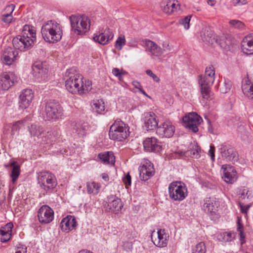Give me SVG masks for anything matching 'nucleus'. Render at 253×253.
<instances>
[{
	"mask_svg": "<svg viewBox=\"0 0 253 253\" xmlns=\"http://www.w3.org/2000/svg\"><path fill=\"white\" fill-rule=\"evenodd\" d=\"M242 90L246 97L249 99L253 100V83L251 82L248 76L243 80Z\"/></svg>",
	"mask_w": 253,
	"mask_h": 253,
	"instance_id": "nucleus-26",
	"label": "nucleus"
},
{
	"mask_svg": "<svg viewBox=\"0 0 253 253\" xmlns=\"http://www.w3.org/2000/svg\"><path fill=\"white\" fill-rule=\"evenodd\" d=\"M143 149L147 152H158L161 150L162 146L156 137H150L143 140Z\"/></svg>",
	"mask_w": 253,
	"mask_h": 253,
	"instance_id": "nucleus-20",
	"label": "nucleus"
},
{
	"mask_svg": "<svg viewBox=\"0 0 253 253\" xmlns=\"http://www.w3.org/2000/svg\"><path fill=\"white\" fill-rule=\"evenodd\" d=\"M71 69L67 70L65 73L64 80L66 89L72 94L83 95L90 91L92 83L88 80L84 81V78L79 74L72 73Z\"/></svg>",
	"mask_w": 253,
	"mask_h": 253,
	"instance_id": "nucleus-1",
	"label": "nucleus"
},
{
	"mask_svg": "<svg viewBox=\"0 0 253 253\" xmlns=\"http://www.w3.org/2000/svg\"><path fill=\"white\" fill-rule=\"evenodd\" d=\"M37 180L38 183L44 194L53 192L57 185L55 176L47 171L39 172L38 174Z\"/></svg>",
	"mask_w": 253,
	"mask_h": 253,
	"instance_id": "nucleus-3",
	"label": "nucleus"
},
{
	"mask_svg": "<svg viewBox=\"0 0 253 253\" xmlns=\"http://www.w3.org/2000/svg\"><path fill=\"white\" fill-rule=\"evenodd\" d=\"M191 16H187L184 18L181 19L179 20V22L181 25H182L186 30L189 28V22L190 21Z\"/></svg>",
	"mask_w": 253,
	"mask_h": 253,
	"instance_id": "nucleus-48",
	"label": "nucleus"
},
{
	"mask_svg": "<svg viewBox=\"0 0 253 253\" xmlns=\"http://www.w3.org/2000/svg\"><path fill=\"white\" fill-rule=\"evenodd\" d=\"M35 39H29L22 35H19L12 40V43L15 49L20 51H26L33 45Z\"/></svg>",
	"mask_w": 253,
	"mask_h": 253,
	"instance_id": "nucleus-10",
	"label": "nucleus"
},
{
	"mask_svg": "<svg viewBox=\"0 0 253 253\" xmlns=\"http://www.w3.org/2000/svg\"><path fill=\"white\" fill-rule=\"evenodd\" d=\"M13 17L12 15L3 13L1 15V20L6 24L11 23Z\"/></svg>",
	"mask_w": 253,
	"mask_h": 253,
	"instance_id": "nucleus-50",
	"label": "nucleus"
},
{
	"mask_svg": "<svg viewBox=\"0 0 253 253\" xmlns=\"http://www.w3.org/2000/svg\"><path fill=\"white\" fill-rule=\"evenodd\" d=\"M168 190L169 198L174 201L181 202L188 195L187 187L181 181H172L169 184Z\"/></svg>",
	"mask_w": 253,
	"mask_h": 253,
	"instance_id": "nucleus-4",
	"label": "nucleus"
},
{
	"mask_svg": "<svg viewBox=\"0 0 253 253\" xmlns=\"http://www.w3.org/2000/svg\"><path fill=\"white\" fill-rule=\"evenodd\" d=\"M234 5H242L247 3V0H232Z\"/></svg>",
	"mask_w": 253,
	"mask_h": 253,
	"instance_id": "nucleus-59",
	"label": "nucleus"
},
{
	"mask_svg": "<svg viewBox=\"0 0 253 253\" xmlns=\"http://www.w3.org/2000/svg\"><path fill=\"white\" fill-rule=\"evenodd\" d=\"M232 86L231 82L228 79H224L223 85L220 88V91L222 93L228 92Z\"/></svg>",
	"mask_w": 253,
	"mask_h": 253,
	"instance_id": "nucleus-43",
	"label": "nucleus"
},
{
	"mask_svg": "<svg viewBox=\"0 0 253 253\" xmlns=\"http://www.w3.org/2000/svg\"><path fill=\"white\" fill-rule=\"evenodd\" d=\"M126 43V40L124 37L120 36L117 40L115 43V47L118 50H121L122 46Z\"/></svg>",
	"mask_w": 253,
	"mask_h": 253,
	"instance_id": "nucleus-46",
	"label": "nucleus"
},
{
	"mask_svg": "<svg viewBox=\"0 0 253 253\" xmlns=\"http://www.w3.org/2000/svg\"><path fill=\"white\" fill-rule=\"evenodd\" d=\"M158 240L153 242L157 247L162 248L166 247L168 244V240L169 236L166 234L165 229H160L157 231Z\"/></svg>",
	"mask_w": 253,
	"mask_h": 253,
	"instance_id": "nucleus-30",
	"label": "nucleus"
},
{
	"mask_svg": "<svg viewBox=\"0 0 253 253\" xmlns=\"http://www.w3.org/2000/svg\"><path fill=\"white\" fill-rule=\"evenodd\" d=\"M123 248L124 250L126 251H131L132 248V246L131 243L129 242H125L123 244Z\"/></svg>",
	"mask_w": 253,
	"mask_h": 253,
	"instance_id": "nucleus-60",
	"label": "nucleus"
},
{
	"mask_svg": "<svg viewBox=\"0 0 253 253\" xmlns=\"http://www.w3.org/2000/svg\"><path fill=\"white\" fill-rule=\"evenodd\" d=\"M15 8V5L13 4L7 5L4 10V13L9 15H12Z\"/></svg>",
	"mask_w": 253,
	"mask_h": 253,
	"instance_id": "nucleus-54",
	"label": "nucleus"
},
{
	"mask_svg": "<svg viewBox=\"0 0 253 253\" xmlns=\"http://www.w3.org/2000/svg\"><path fill=\"white\" fill-rule=\"evenodd\" d=\"M13 227V223L11 222L6 223L4 226L0 228V233L4 234V233H12V230Z\"/></svg>",
	"mask_w": 253,
	"mask_h": 253,
	"instance_id": "nucleus-45",
	"label": "nucleus"
},
{
	"mask_svg": "<svg viewBox=\"0 0 253 253\" xmlns=\"http://www.w3.org/2000/svg\"><path fill=\"white\" fill-rule=\"evenodd\" d=\"M0 235L1 236L0 241L2 243H5L10 240L11 238L12 233H4V234H2L0 233Z\"/></svg>",
	"mask_w": 253,
	"mask_h": 253,
	"instance_id": "nucleus-52",
	"label": "nucleus"
},
{
	"mask_svg": "<svg viewBox=\"0 0 253 253\" xmlns=\"http://www.w3.org/2000/svg\"><path fill=\"white\" fill-rule=\"evenodd\" d=\"M232 234L229 232H224L218 236V239L220 241L230 242L232 240Z\"/></svg>",
	"mask_w": 253,
	"mask_h": 253,
	"instance_id": "nucleus-44",
	"label": "nucleus"
},
{
	"mask_svg": "<svg viewBox=\"0 0 253 253\" xmlns=\"http://www.w3.org/2000/svg\"><path fill=\"white\" fill-rule=\"evenodd\" d=\"M33 97L34 94L32 89H26L23 90L19 96V108L24 110L28 107Z\"/></svg>",
	"mask_w": 253,
	"mask_h": 253,
	"instance_id": "nucleus-21",
	"label": "nucleus"
},
{
	"mask_svg": "<svg viewBox=\"0 0 253 253\" xmlns=\"http://www.w3.org/2000/svg\"><path fill=\"white\" fill-rule=\"evenodd\" d=\"M42 115L45 121H56L63 116L64 111L58 103L50 101L46 104Z\"/></svg>",
	"mask_w": 253,
	"mask_h": 253,
	"instance_id": "nucleus-7",
	"label": "nucleus"
},
{
	"mask_svg": "<svg viewBox=\"0 0 253 253\" xmlns=\"http://www.w3.org/2000/svg\"><path fill=\"white\" fill-rule=\"evenodd\" d=\"M174 131L175 127L170 122H164L157 130V132L160 135L168 138L172 136Z\"/></svg>",
	"mask_w": 253,
	"mask_h": 253,
	"instance_id": "nucleus-25",
	"label": "nucleus"
},
{
	"mask_svg": "<svg viewBox=\"0 0 253 253\" xmlns=\"http://www.w3.org/2000/svg\"><path fill=\"white\" fill-rule=\"evenodd\" d=\"M143 115V129L147 131L154 130L158 125L156 115L152 112L145 113Z\"/></svg>",
	"mask_w": 253,
	"mask_h": 253,
	"instance_id": "nucleus-15",
	"label": "nucleus"
},
{
	"mask_svg": "<svg viewBox=\"0 0 253 253\" xmlns=\"http://www.w3.org/2000/svg\"><path fill=\"white\" fill-rule=\"evenodd\" d=\"M201 37L203 42L209 43H212L214 39L212 32L207 29L202 31Z\"/></svg>",
	"mask_w": 253,
	"mask_h": 253,
	"instance_id": "nucleus-38",
	"label": "nucleus"
},
{
	"mask_svg": "<svg viewBox=\"0 0 253 253\" xmlns=\"http://www.w3.org/2000/svg\"><path fill=\"white\" fill-rule=\"evenodd\" d=\"M15 253H27V248L25 246L21 245L18 247Z\"/></svg>",
	"mask_w": 253,
	"mask_h": 253,
	"instance_id": "nucleus-61",
	"label": "nucleus"
},
{
	"mask_svg": "<svg viewBox=\"0 0 253 253\" xmlns=\"http://www.w3.org/2000/svg\"><path fill=\"white\" fill-rule=\"evenodd\" d=\"M163 47L164 49H162L156 43L150 40H146L145 41V51L152 56L159 57L164 53L166 49H170L168 44L166 46L164 44Z\"/></svg>",
	"mask_w": 253,
	"mask_h": 253,
	"instance_id": "nucleus-11",
	"label": "nucleus"
},
{
	"mask_svg": "<svg viewBox=\"0 0 253 253\" xmlns=\"http://www.w3.org/2000/svg\"><path fill=\"white\" fill-rule=\"evenodd\" d=\"M242 48L244 52L253 54V33L248 35L242 40Z\"/></svg>",
	"mask_w": 253,
	"mask_h": 253,
	"instance_id": "nucleus-29",
	"label": "nucleus"
},
{
	"mask_svg": "<svg viewBox=\"0 0 253 253\" xmlns=\"http://www.w3.org/2000/svg\"><path fill=\"white\" fill-rule=\"evenodd\" d=\"M123 181L126 185H131V176L128 173L123 178Z\"/></svg>",
	"mask_w": 253,
	"mask_h": 253,
	"instance_id": "nucleus-56",
	"label": "nucleus"
},
{
	"mask_svg": "<svg viewBox=\"0 0 253 253\" xmlns=\"http://www.w3.org/2000/svg\"><path fill=\"white\" fill-rule=\"evenodd\" d=\"M98 158L104 164H112L115 163V158L112 152L101 153L98 155Z\"/></svg>",
	"mask_w": 253,
	"mask_h": 253,
	"instance_id": "nucleus-31",
	"label": "nucleus"
},
{
	"mask_svg": "<svg viewBox=\"0 0 253 253\" xmlns=\"http://www.w3.org/2000/svg\"><path fill=\"white\" fill-rule=\"evenodd\" d=\"M112 73L114 76L118 77L120 81H122L123 80L122 73L120 72V71L118 68H114L112 70Z\"/></svg>",
	"mask_w": 253,
	"mask_h": 253,
	"instance_id": "nucleus-55",
	"label": "nucleus"
},
{
	"mask_svg": "<svg viewBox=\"0 0 253 253\" xmlns=\"http://www.w3.org/2000/svg\"><path fill=\"white\" fill-rule=\"evenodd\" d=\"M239 207L240 208V211L242 213L247 215L248 212L251 207V205H244L241 203H239Z\"/></svg>",
	"mask_w": 253,
	"mask_h": 253,
	"instance_id": "nucleus-49",
	"label": "nucleus"
},
{
	"mask_svg": "<svg viewBox=\"0 0 253 253\" xmlns=\"http://www.w3.org/2000/svg\"><path fill=\"white\" fill-rule=\"evenodd\" d=\"M191 156L195 158H198L200 156L201 149L195 142L192 143L189 147V150Z\"/></svg>",
	"mask_w": 253,
	"mask_h": 253,
	"instance_id": "nucleus-36",
	"label": "nucleus"
},
{
	"mask_svg": "<svg viewBox=\"0 0 253 253\" xmlns=\"http://www.w3.org/2000/svg\"><path fill=\"white\" fill-rule=\"evenodd\" d=\"M132 84L135 88L138 89L140 92H142V89L141 88V84L139 82L134 81L132 82Z\"/></svg>",
	"mask_w": 253,
	"mask_h": 253,
	"instance_id": "nucleus-63",
	"label": "nucleus"
},
{
	"mask_svg": "<svg viewBox=\"0 0 253 253\" xmlns=\"http://www.w3.org/2000/svg\"><path fill=\"white\" fill-rule=\"evenodd\" d=\"M248 190L246 188H244L240 191L239 195L240 197L242 199H245L246 196H247V198H248L249 196H248Z\"/></svg>",
	"mask_w": 253,
	"mask_h": 253,
	"instance_id": "nucleus-58",
	"label": "nucleus"
},
{
	"mask_svg": "<svg viewBox=\"0 0 253 253\" xmlns=\"http://www.w3.org/2000/svg\"><path fill=\"white\" fill-rule=\"evenodd\" d=\"M37 216L41 224H48L54 219V211L48 206L43 205L39 209Z\"/></svg>",
	"mask_w": 253,
	"mask_h": 253,
	"instance_id": "nucleus-12",
	"label": "nucleus"
},
{
	"mask_svg": "<svg viewBox=\"0 0 253 253\" xmlns=\"http://www.w3.org/2000/svg\"><path fill=\"white\" fill-rule=\"evenodd\" d=\"M9 166L12 168L11 177H12V181L14 183L20 174V167L16 164V162L15 161L11 162Z\"/></svg>",
	"mask_w": 253,
	"mask_h": 253,
	"instance_id": "nucleus-37",
	"label": "nucleus"
},
{
	"mask_svg": "<svg viewBox=\"0 0 253 253\" xmlns=\"http://www.w3.org/2000/svg\"><path fill=\"white\" fill-rule=\"evenodd\" d=\"M60 136V132L56 130L47 131L43 136L42 141L46 144H52Z\"/></svg>",
	"mask_w": 253,
	"mask_h": 253,
	"instance_id": "nucleus-32",
	"label": "nucleus"
},
{
	"mask_svg": "<svg viewBox=\"0 0 253 253\" xmlns=\"http://www.w3.org/2000/svg\"><path fill=\"white\" fill-rule=\"evenodd\" d=\"M100 184L95 182H88L86 184L87 191L88 193L97 194L100 188Z\"/></svg>",
	"mask_w": 253,
	"mask_h": 253,
	"instance_id": "nucleus-40",
	"label": "nucleus"
},
{
	"mask_svg": "<svg viewBox=\"0 0 253 253\" xmlns=\"http://www.w3.org/2000/svg\"><path fill=\"white\" fill-rule=\"evenodd\" d=\"M229 24L233 27L239 29H243L244 28V24L241 21L237 20H232L229 21Z\"/></svg>",
	"mask_w": 253,
	"mask_h": 253,
	"instance_id": "nucleus-47",
	"label": "nucleus"
},
{
	"mask_svg": "<svg viewBox=\"0 0 253 253\" xmlns=\"http://www.w3.org/2000/svg\"><path fill=\"white\" fill-rule=\"evenodd\" d=\"M219 203L215 198L207 197L205 198L202 206V209L207 213L212 220H215L219 217L217 213Z\"/></svg>",
	"mask_w": 253,
	"mask_h": 253,
	"instance_id": "nucleus-8",
	"label": "nucleus"
},
{
	"mask_svg": "<svg viewBox=\"0 0 253 253\" xmlns=\"http://www.w3.org/2000/svg\"><path fill=\"white\" fill-rule=\"evenodd\" d=\"M241 244L242 245L245 242V234L244 231H239Z\"/></svg>",
	"mask_w": 253,
	"mask_h": 253,
	"instance_id": "nucleus-62",
	"label": "nucleus"
},
{
	"mask_svg": "<svg viewBox=\"0 0 253 253\" xmlns=\"http://www.w3.org/2000/svg\"><path fill=\"white\" fill-rule=\"evenodd\" d=\"M206 247L203 242H201L197 244L194 248L192 250V253H206Z\"/></svg>",
	"mask_w": 253,
	"mask_h": 253,
	"instance_id": "nucleus-41",
	"label": "nucleus"
},
{
	"mask_svg": "<svg viewBox=\"0 0 253 253\" xmlns=\"http://www.w3.org/2000/svg\"><path fill=\"white\" fill-rule=\"evenodd\" d=\"M199 84L201 86V92L202 97L206 100H208L211 96V86L212 85L209 86L208 85L204 84Z\"/></svg>",
	"mask_w": 253,
	"mask_h": 253,
	"instance_id": "nucleus-39",
	"label": "nucleus"
},
{
	"mask_svg": "<svg viewBox=\"0 0 253 253\" xmlns=\"http://www.w3.org/2000/svg\"><path fill=\"white\" fill-rule=\"evenodd\" d=\"M146 74L151 77L154 82L159 83L160 82L159 78L155 75L151 70H147L146 71Z\"/></svg>",
	"mask_w": 253,
	"mask_h": 253,
	"instance_id": "nucleus-53",
	"label": "nucleus"
},
{
	"mask_svg": "<svg viewBox=\"0 0 253 253\" xmlns=\"http://www.w3.org/2000/svg\"><path fill=\"white\" fill-rule=\"evenodd\" d=\"M29 130L32 136L37 137H39L44 131L42 127L36 125H32L29 127Z\"/></svg>",
	"mask_w": 253,
	"mask_h": 253,
	"instance_id": "nucleus-34",
	"label": "nucleus"
},
{
	"mask_svg": "<svg viewBox=\"0 0 253 253\" xmlns=\"http://www.w3.org/2000/svg\"><path fill=\"white\" fill-rule=\"evenodd\" d=\"M45 66V64L41 61H37L33 65V75L39 79V82L44 81L47 78V70Z\"/></svg>",
	"mask_w": 253,
	"mask_h": 253,
	"instance_id": "nucleus-19",
	"label": "nucleus"
},
{
	"mask_svg": "<svg viewBox=\"0 0 253 253\" xmlns=\"http://www.w3.org/2000/svg\"><path fill=\"white\" fill-rule=\"evenodd\" d=\"M155 173L153 164L147 159H143V181L152 177Z\"/></svg>",
	"mask_w": 253,
	"mask_h": 253,
	"instance_id": "nucleus-28",
	"label": "nucleus"
},
{
	"mask_svg": "<svg viewBox=\"0 0 253 253\" xmlns=\"http://www.w3.org/2000/svg\"><path fill=\"white\" fill-rule=\"evenodd\" d=\"M18 55V51L16 49L8 46L4 50L1 60L3 64L10 65L16 60Z\"/></svg>",
	"mask_w": 253,
	"mask_h": 253,
	"instance_id": "nucleus-18",
	"label": "nucleus"
},
{
	"mask_svg": "<svg viewBox=\"0 0 253 253\" xmlns=\"http://www.w3.org/2000/svg\"><path fill=\"white\" fill-rule=\"evenodd\" d=\"M223 171L222 178L228 184H233L237 181L238 176L235 168L229 165H224L222 166Z\"/></svg>",
	"mask_w": 253,
	"mask_h": 253,
	"instance_id": "nucleus-14",
	"label": "nucleus"
},
{
	"mask_svg": "<svg viewBox=\"0 0 253 253\" xmlns=\"http://www.w3.org/2000/svg\"><path fill=\"white\" fill-rule=\"evenodd\" d=\"M220 153L223 158L226 161L234 164L238 160L237 152L230 145L222 144L219 149Z\"/></svg>",
	"mask_w": 253,
	"mask_h": 253,
	"instance_id": "nucleus-13",
	"label": "nucleus"
},
{
	"mask_svg": "<svg viewBox=\"0 0 253 253\" xmlns=\"http://www.w3.org/2000/svg\"><path fill=\"white\" fill-rule=\"evenodd\" d=\"M215 80V70L212 66L207 67L205 70V75L200 76L199 84H204L212 85Z\"/></svg>",
	"mask_w": 253,
	"mask_h": 253,
	"instance_id": "nucleus-22",
	"label": "nucleus"
},
{
	"mask_svg": "<svg viewBox=\"0 0 253 253\" xmlns=\"http://www.w3.org/2000/svg\"><path fill=\"white\" fill-rule=\"evenodd\" d=\"M69 127L73 133H77L79 136L82 137L86 134L89 126L87 123L72 122Z\"/></svg>",
	"mask_w": 253,
	"mask_h": 253,
	"instance_id": "nucleus-23",
	"label": "nucleus"
},
{
	"mask_svg": "<svg viewBox=\"0 0 253 253\" xmlns=\"http://www.w3.org/2000/svg\"><path fill=\"white\" fill-rule=\"evenodd\" d=\"M36 31L34 27L29 25H25L23 27L22 36L28 37L29 39H35L36 40Z\"/></svg>",
	"mask_w": 253,
	"mask_h": 253,
	"instance_id": "nucleus-33",
	"label": "nucleus"
},
{
	"mask_svg": "<svg viewBox=\"0 0 253 253\" xmlns=\"http://www.w3.org/2000/svg\"><path fill=\"white\" fill-rule=\"evenodd\" d=\"M16 77L12 72H4L0 75V90H7L14 84Z\"/></svg>",
	"mask_w": 253,
	"mask_h": 253,
	"instance_id": "nucleus-16",
	"label": "nucleus"
},
{
	"mask_svg": "<svg viewBox=\"0 0 253 253\" xmlns=\"http://www.w3.org/2000/svg\"><path fill=\"white\" fill-rule=\"evenodd\" d=\"M174 6V0H170L167 2V3H164L161 4V7L163 11L168 14H171V6Z\"/></svg>",
	"mask_w": 253,
	"mask_h": 253,
	"instance_id": "nucleus-42",
	"label": "nucleus"
},
{
	"mask_svg": "<svg viewBox=\"0 0 253 253\" xmlns=\"http://www.w3.org/2000/svg\"><path fill=\"white\" fill-rule=\"evenodd\" d=\"M23 121H19L15 122L13 125L12 128H11V131H12V134H14L15 132H16L20 129L21 126L23 125Z\"/></svg>",
	"mask_w": 253,
	"mask_h": 253,
	"instance_id": "nucleus-51",
	"label": "nucleus"
},
{
	"mask_svg": "<svg viewBox=\"0 0 253 253\" xmlns=\"http://www.w3.org/2000/svg\"><path fill=\"white\" fill-rule=\"evenodd\" d=\"M123 208V204L121 199L116 195H111L107 197V207L112 212L117 214Z\"/></svg>",
	"mask_w": 253,
	"mask_h": 253,
	"instance_id": "nucleus-17",
	"label": "nucleus"
},
{
	"mask_svg": "<svg viewBox=\"0 0 253 253\" xmlns=\"http://www.w3.org/2000/svg\"><path fill=\"white\" fill-rule=\"evenodd\" d=\"M41 33L46 42L53 43L60 41L62 36L60 24L53 20L48 21L42 25Z\"/></svg>",
	"mask_w": 253,
	"mask_h": 253,
	"instance_id": "nucleus-2",
	"label": "nucleus"
},
{
	"mask_svg": "<svg viewBox=\"0 0 253 253\" xmlns=\"http://www.w3.org/2000/svg\"><path fill=\"white\" fill-rule=\"evenodd\" d=\"M238 224V227H237V230L238 231H241V230L244 231V226L243 224L240 222V220H238L237 222Z\"/></svg>",
	"mask_w": 253,
	"mask_h": 253,
	"instance_id": "nucleus-64",
	"label": "nucleus"
},
{
	"mask_svg": "<svg viewBox=\"0 0 253 253\" xmlns=\"http://www.w3.org/2000/svg\"><path fill=\"white\" fill-rule=\"evenodd\" d=\"M77 225V222L74 216L67 215L61 220L60 227L62 231L68 232L75 229Z\"/></svg>",
	"mask_w": 253,
	"mask_h": 253,
	"instance_id": "nucleus-24",
	"label": "nucleus"
},
{
	"mask_svg": "<svg viewBox=\"0 0 253 253\" xmlns=\"http://www.w3.org/2000/svg\"><path fill=\"white\" fill-rule=\"evenodd\" d=\"M92 109L98 114H103L105 111V105L103 100L101 99L94 101Z\"/></svg>",
	"mask_w": 253,
	"mask_h": 253,
	"instance_id": "nucleus-35",
	"label": "nucleus"
},
{
	"mask_svg": "<svg viewBox=\"0 0 253 253\" xmlns=\"http://www.w3.org/2000/svg\"><path fill=\"white\" fill-rule=\"evenodd\" d=\"M214 152L215 148L213 145H210V150L209 151V155L210 156L212 161H214Z\"/></svg>",
	"mask_w": 253,
	"mask_h": 253,
	"instance_id": "nucleus-57",
	"label": "nucleus"
},
{
	"mask_svg": "<svg viewBox=\"0 0 253 253\" xmlns=\"http://www.w3.org/2000/svg\"><path fill=\"white\" fill-rule=\"evenodd\" d=\"M72 30L78 35H83L90 29V19L87 16L72 15L70 17Z\"/></svg>",
	"mask_w": 253,
	"mask_h": 253,
	"instance_id": "nucleus-5",
	"label": "nucleus"
},
{
	"mask_svg": "<svg viewBox=\"0 0 253 253\" xmlns=\"http://www.w3.org/2000/svg\"><path fill=\"white\" fill-rule=\"evenodd\" d=\"M202 121V118L196 113H190L183 118L184 126L193 132L198 131V126Z\"/></svg>",
	"mask_w": 253,
	"mask_h": 253,
	"instance_id": "nucleus-9",
	"label": "nucleus"
},
{
	"mask_svg": "<svg viewBox=\"0 0 253 253\" xmlns=\"http://www.w3.org/2000/svg\"><path fill=\"white\" fill-rule=\"evenodd\" d=\"M113 37L114 35L112 32L108 28L105 30L103 33L94 36L93 40L95 42H98L101 44L105 45L107 44L109 41L112 40Z\"/></svg>",
	"mask_w": 253,
	"mask_h": 253,
	"instance_id": "nucleus-27",
	"label": "nucleus"
},
{
	"mask_svg": "<svg viewBox=\"0 0 253 253\" xmlns=\"http://www.w3.org/2000/svg\"><path fill=\"white\" fill-rule=\"evenodd\" d=\"M129 133L128 126L121 120H116L110 128L109 135L112 140L122 141L128 137Z\"/></svg>",
	"mask_w": 253,
	"mask_h": 253,
	"instance_id": "nucleus-6",
	"label": "nucleus"
}]
</instances>
